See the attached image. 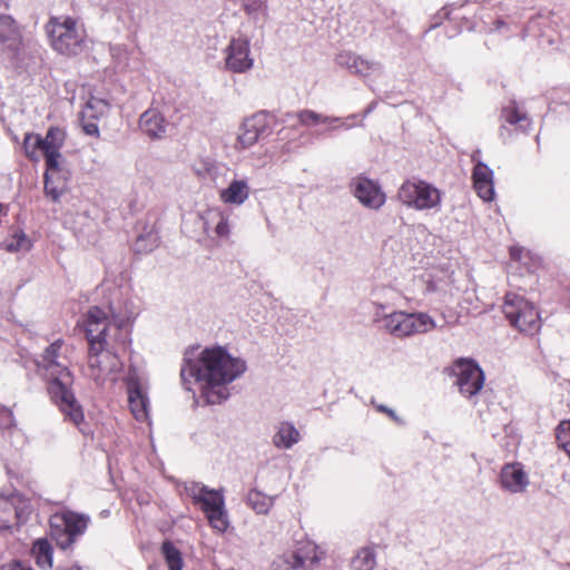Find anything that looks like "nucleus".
I'll list each match as a JSON object with an SVG mask.
<instances>
[{"instance_id": "52", "label": "nucleus", "mask_w": 570, "mask_h": 570, "mask_svg": "<svg viewBox=\"0 0 570 570\" xmlns=\"http://www.w3.org/2000/svg\"><path fill=\"white\" fill-rule=\"evenodd\" d=\"M70 570H80L79 568H71Z\"/></svg>"}, {"instance_id": "47", "label": "nucleus", "mask_w": 570, "mask_h": 570, "mask_svg": "<svg viewBox=\"0 0 570 570\" xmlns=\"http://www.w3.org/2000/svg\"><path fill=\"white\" fill-rule=\"evenodd\" d=\"M10 570H32V568L24 566L20 562H17L11 566Z\"/></svg>"}, {"instance_id": "11", "label": "nucleus", "mask_w": 570, "mask_h": 570, "mask_svg": "<svg viewBox=\"0 0 570 570\" xmlns=\"http://www.w3.org/2000/svg\"><path fill=\"white\" fill-rule=\"evenodd\" d=\"M225 69L234 73H244L254 66L250 43L245 38H233L224 50Z\"/></svg>"}, {"instance_id": "3", "label": "nucleus", "mask_w": 570, "mask_h": 570, "mask_svg": "<svg viewBox=\"0 0 570 570\" xmlns=\"http://www.w3.org/2000/svg\"><path fill=\"white\" fill-rule=\"evenodd\" d=\"M51 47L66 56L81 52L85 33L75 19L70 17H53L46 26Z\"/></svg>"}, {"instance_id": "29", "label": "nucleus", "mask_w": 570, "mask_h": 570, "mask_svg": "<svg viewBox=\"0 0 570 570\" xmlns=\"http://www.w3.org/2000/svg\"><path fill=\"white\" fill-rule=\"evenodd\" d=\"M32 553L36 562L43 569L52 566V547L47 539H39L33 543Z\"/></svg>"}, {"instance_id": "45", "label": "nucleus", "mask_w": 570, "mask_h": 570, "mask_svg": "<svg viewBox=\"0 0 570 570\" xmlns=\"http://www.w3.org/2000/svg\"><path fill=\"white\" fill-rule=\"evenodd\" d=\"M379 412L387 414L396 424L402 425L403 420L395 413L394 410L387 407L386 405L380 404L376 406Z\"/></svg>"}, {"instance_id": "44", "label": "nucleus", "mask_w": 570, "mask_h": 570, "mask_svg": "<svg viewBox=\"0 0 570 570\" xmlns=\"http://www.w3.org/2000/svg\"><path fill=\"white\" fill-rule=\"evenodd\" d=\"M97 119H83L81 117V126L82 130L89 135V136H98L99 135V128L96 122Z\"/></svg>"}, {"instance_id": "4", "label": "nucleus", "mask_w": 570, "mask_h": 570, "mask_svg": "<svg viewBox=\"0 0 570 570\" xmlns=\"http://www.w3.org/2000/svg\"><path fill=\"white\" fill-rule=\"evenodd\" d=\"M375 322H381L382 327L396 338L428 333L435 327V322L426 313L392 312L381 315L375 313Z\"/></svg>"}, {"instance_id": "5", "label": "nucleus", "mask_w": 570, "mask_h": 570, "mask_svg": "<svg viewBox=\"0 0 570 570\" xmlns=\"http://www.w3.org/2000/svg\"><path fill=\"white\" fill-rule=\"evenodd\" d=\"M397 199L415 210H440L442 191L431 183L413 177L402 183Z\"/></svg>"}, {"instance_id": "34", "label": "nucleus", "mask_w": 570, "mask_h": 570, "mask_svg": "<svg viewBox=\"0 0 570 570\" xmlns=\"http://www.w3.org/2000/svg\"><path fill=\"white\" fill-rule=\"evenodd\" d=\"M109 105L106 100L90 97L82 108L80 116L83 119H98L107 112Z\"/></svg>"}, {"instance_id": "7", "label": "nucleus", "mask_w": 570, "mask_h": 570, "mask_svg": "<svg viewBox=\"0 0 570 570\" xmlns=\"http://www.w3.org/2000/svg\"><path fill=\"white\" fill-rule=\"evenodd\" d=\"M89 522V515L72 511L55 515L50 521V534L57 544L66 550L75 543L79 535L86 532Z\"/></svg>"}, {"instance_id": "23", "label": "nucleus", "mask_w": 570, "mask_h": 570, "mask_svg": "<svg viewBox=\"0 0 570 570\" xmlns=\"http://www.w3.org/2000/svg\"><path fill=\"white\" fill-rule=\"evenodd\" d=\"M297 119L302 126L311 127L317 124H328L330 129L344 128L350 129L353 125L347 124L338 117H328L322 114H318L314 110L304 109L297 112Z\"/></svg>"}, {"instance_id": "27", "label": "nucleus", "mask_w": 570, "mask_h": 570, "mask_svg": "<svg viewBox=\"0 0 570 570\" xmlns=\"http://www.w3.org/2000/svg\"><path fill=\"white\" fill-rule=\"evenodd\" d=\"M249 196V186L244 179H234L229 186L220 191V199L225 204L242 205Z\"/></svg>"}, {"instance_id": "49", "label": "nucleus", "mask_w": 570, "mask_h": 570, "mask_svg": "<svg viewBox=\"0 0 570 570\" xmlns=\"http://www.w3.org/2000/svg\"><path fill=\"white\" fill-rule=\"evenodd\" d=\"M6 214H7V210H6L4 206H3V204L0 203V217L2 215H6Z\"/></svg>"}, {"instance_id": "13", "label": "nucleus", "mask_w": 570, "mask_h": 570, "mask_svg": "<svg viewBox=\"0 0 570 570\" xmlns=\"http://www.w3.org/2000/svg\"><path fill=\"white\" fill-rule=\"evenodd\" d=\"M352 187L353 195L363 206L379 209L385 204L386 196L377 181L358 176L353 179Z\"/></svg>"}, {"instance_id": "25", "label": "nucleus", "mask_w": 570, "mask_h": 570, "mask_svg": "<svg viewBox=\"0 0 570 570\" xmlns=\"http://www.w3.org/2000/svg\"><path fill=\"white\" fill-rule=\"evenodd\" d=\"M18 511L14 499L0 494V534L11 533L17 524Z\"/></svg>"}, {"instance_id": "15", "label": "nucleus", "mask_w": 570, "mask_h": 570, "mask_svg": "<svg viewBox=\"0 0 570 570\" xmlns=\"http://www.w3.org/2000/svg\"><path fill=\"white\" fill-rule=\"evenodd\" d=\"M66 134L59 127H50L45 137H42V155L45 156L48 171H59Z\"/></svg>"}, {"instance_id": "22", "label": "nucleus", "mask_w": 570, "mask_h": 570, "mask_svg": "<svg viewBox=\"0 0 570 570\" xmlns=\"http://www.w3.org/2000/svg\"><path fill=\"white\" fill-rule=\"evenodd\" d=\"M501 118L503 124L499 129V135L504 137L505 131L509 132L505 124L511 126H517V129L525 132L531 127V120L527 116V114L521 112L515 104V101H511L508 106H504L501 110Z\"/></svg>"}, {"instance_id": "1", "label": "nucleus", "mask_w": 570, "mask_h": 570, "mask_svg": "<svg viewBox=\"0 0 570 570\" xmlns=\"http://www.w3.org/2000/svg\"><path fill=\"white\" fill-rule=\"evenodd\" d=\"M247 370L246 362L235 357L222 346L205 348L197 360L184 357L180 379L186 390L198 383L207 404H220L229 397L227 384L240 377Z\"/></svg>"}, {"instance_id": "40", "label": "nucleus", "mask_w": 570, "mask_h": 570, "mask_svg": "<svg viewBox=\"0 0 570 570\" xmlns=\"http://www.w3.org/2000/svg\"><path fill=\"white\" fill-rule=\"evenodd\" d=\"M259 139L254 134L250 128L245 127V121L242 125L240 132L237 137V142L235 145L236 149H246L255 145Z\"/></svg>"}, {"instance_id": "42", "label": "nucleus", "mask_w": 570, "mask_h": 570, "mask_svg": "<svg viewBox=\"0 0 570 570\" xmlns=\"http://www.w3.org/2000/svg\"><path fill=\"white\" fill-rule=\"evenodd\" d=\"M186 490L187 493L193 498L194 503L198 504L206 495V493L209 491V488L200 483L194 482L189 487H187Z\"/></svg>"}, {"instance_id": "37", "label": "nucleus", "mask_w": 570, "mask_h": 570, "mask_svg": "<svg viewBox=\"0 0 570 570\" xmlns=\"http://www.w3.org/2000/svg\"><path fill=\"white\" fill-rule=\"evenodd\" d=\"M247 503L259 514L267 513L273 505V501L269 497L256 490L249 491Z\"/></svg>"}, {"instance_id": "2", "label": "nucleus", "mask_w": 570, "mask_h": 570, "mask_svg": "<svg viewBox=\"0 0 570 570\" xmlns=\"http://www.w3.org/2000/svg\"><path fill=\"white\" fill-rule=\"evenodd\" d=\"M63 348V340H56L45 348L36 364L38 371L47 380L51 401L65 414L66 419L75 425H79L85 417L83 411L72 390L75 379L69 370Z\"/></svg>"}, {"instance_id": "19", "label": "nucleus", "mask_w": 570, "mask_h": 570, "mask_svg": "<svg viewBox=\"0 0 570 570\" xmlns=\"http://www.w3.org/2000/svg\"><path fill=\"white\" fill-rule=\"evenodd\" d=\"M472 160L475 161L472 171L473 187L480 198L492 202L495 196L493 170L485 163L476 160L475 155L472 156Z\"/></svg>"}, {"instance_id": "38", "label": "nucleus", "mask_w": 570, "mask_h": 570, "mask_svg": "<svg viewBox=\"0 0 570 570\" xmlns=\"http://www.w3.org/2000/svg\"><path fill=\"white\" fill-rule=\"evenodd\" d=\"M31 245V240L23 232H16L11 239L7 240L6 249L11 253L28 252Z\"/></svg>"}, {"instance_id": "39", "label": "nucleus", "mask_w": 570, "mask_h": 570, "mask_svg": "<svg viewBox=\"0 0 570 570\" xmlns=\"http://www.w3.org/2000/svg\"><path fill=\"white\" fill-rule=\"evenodd\" d=\"M556 436L559 448H561L570 459V420L562 421L558 425Z\"/></svg>"}, {"instance_id": "20", "label": "nucleus", "mask_w": 570, "mask_h": 570, "mask_svg": "<svg viewBox=\"0 0 570 570\" xmlns=\"http://www.w3.org/2000/svg\"><path fill=\"white\" fill-rule=\"evenodd\" d=\"M139 127L149 138L159 139L166 134L167 121L157 109H148L140 116Z\"/></svg>"}, {"instance_id": "36", "label": "nucleus", "mask_w": 570, "mask_h": 570, "mask_svg": "<svg viewBox=\"0 0 570 570\" xmlns=\"http://www.w3.org/2000/svg\"><path fill=\"white\" fill-rule=\"evenodd\" d=\"M159 236L156 232L150 230L146 234L139 235L135 242V252L146 254L153 252L158 247Z\"/></svg>"}, {"instance_id": "43", "label": "nucleus", "mask_w": 570, "mask_h": 570, "mask_svg": "<svg viewBox=\"0 0 570 570\" xmlns=\"http://www.w3.org/2000/svg\"><path fill=\"white\" fill-rule=\"evenodd\" d=\"M244 9L248 14H255L266 9L265 0H244Z\"/></svg>"}, {"instance_id": "9", "label": "nucleus", "mask_w": 570, "mask_h": 570, "mask_svg": "<svg viewBox=\"0 0 570 570\" xmlns=\"http://www.w3.org/2000/svg\"><path fill=\"white\" fill-rule=\"evenodd\" d=\"M452 371L456 376L455 384L465 397L476 395L484 384V373L472 360H458Z\"/></svg>"}, {"instance_id": "21", "label": "nucleus", "mask_w": 570, "mask_h": 570, "mask_svg": "<svg viewBox=\"0 0 570 570\" xmlns=\"http://www.w3.org/2000/svg\"><path fill=\"white\" fill-rule=\"evenodd\" d=\"M19 27L11 16H0V43L4 49L17 52L21 46Z\"/></svg>"}, {"instance_id": "30", "label": "nucleus", "mask_w": 570, "mask_h": 570, "mask_svg": "<svg viewBox=\"0 0 570 570\" xmlns=\"http://www.w3.org/2000/svg\"><path fill=\"white\" fill-rule=\"evenodd\" d=\"M160 551L169 570H183V554L171 541H164Z\"/></svg>"}, {"instance_id": "35", "label": "nucleus", "mask_w": 570, "mask_h": 570, "mask_svg": "<svg viewBox=\"0 0 570 570\" xmlns=\"http://www.w3.org/2000/svg\"><path fill=\"white\" fill-rule=\"evenodd\" d=\"M470 1H461V2H453V3H446L443 6L433 17H432V23L428 31L433 30L441 26L443 20H452V13L456 10L462 9L464 6H466Z\"/></svg>"}, {"instance_id": "50", "label": "nucleus", "mask_w": 570, "mask_h": 570, "mask_svg": "<svg viewBox=\"0 0 570 570\" xmlns=\"http://www.w3.org/2000/svg\"><path fill=\"white\" fill-rule=\"evenodd\" d=\"M372 109H373V107H372V106H370V107L366 109L365 115L370 114V112L372 111Z\"/></svg>"}, {"instance_id": "14", "label": "nucleus", "mask_w": 570, "mask_h": 570, "mask_svg": "<svg viewBox=\"0 0 570 570\" xmlns=\"http://www.w3.org/2000/svg\"><path fill=\"white\" fill-rule=\"evenodd\" d=\"M127 393L130 411L135 419L145 422L149 417V397L147 390L137 375L127 379Z\"/></svg>"}, {"instance_id": "12", "label": "nucleus", "mask_w": 570, "mask_h": 570, "mask_svg": "<svg viewBox=\"0 0 570 570\" xmlns=\"http://www.w3.org/2000/svg\"><path fill=\"white\" fill-rule=\"evenodd\" d=\"M198 504L215 530L220 533L227 530L229 522L225 510L224 497L219 491L209 489Z\"/></svg>"}, {"instance_id": "17", "label": "nucleus", "mask_w": 570, "mask_h": 570, "mask_svg": "<svg viewBox=\"0 0 570 570\" xmlns=\"http://www.w3.org/2000/svg\"><path fill=\"white\" fill-rule=\"evenodd\" d=\"M109 323V317L102 308L92 306L88 309L85 320V332L89 347H92L94 343L106 345V333Z\"/></svg>"}, {"instance_id": "48", "label": "nucleus", "mask_w": 570, "mask_h": 570, "mask_svg": "<svg viewBox=\"0 0 570 570\" xmlns=\"http://www.w3.org/2000/svg\"><path fill=\"white\" fill-rule=\"evenodd\" d=\"M495 30H500L501 28L505 27V22L502 19H498L494 22Z\"/></svg>"}, {"instance_id": "24", "label": "nucleus", "mask_w": 570, "mask_h": 570, "mask_svg": "<svg viewBox=\"0 0 570 570\" xmlns=\"http://www.w3.org/2000/svg\"><path fill=\"white\" fill-rule=\"evenodd\" d=\"M276 125V117L267 111H259L245 119V127L250 128L258 139L272 135Z\"/></svg>"}, {"instance_id": "32", "label": "nucleus", "mask_w": 570, "mask_h": 570, "mask_svg": "<svg viewBox=\"0 0 570 570\" xmlns=\"http://www.w3.org/2000/svg\"><path fill=\"white\" fill-rule=\"evenodd\" d=\"M376 564V558L372 548L365 547L357 551L351 561L353 570H373Z\"/></svg>"}, {"instance_id": "16", "label": "nucleus", "mask_w": 570, "mask_h": 570, "mask_svg": "<svg viewBox=\"0 0 570 570\" xmlns=\"http://www.w3.org/2000/svg\"><path fill=\"white\" fill-rule=\"evenodd\" d=\"M499 481L501 488L511 494L525 492L530 484L529 475L520 462L504 464Z\"/></svg>"}, {"instance_id": "46", "label": "nucleus", "mask_w": 570, "mask_h": 570, "mask_svg": "<svg viewBox=\"0 0 570 570\" xmlns=\"http://www.w3.org/2000/svg\"><path fill=\"white\" fill-rule=\"evenodd\" d=\"M521 252H522L521 248L511 247V249H510L511 257L514 258V259H520L521 258Z\"/></svg>"}, {"instance_id": "10", "label": "nucleus", "mask_w": 570, "mask_h": 570, "mask_svg": "<svg viewBox=\"0 0 570 570\" xmlns=\"http://www.w3.org/2000/svg\"><path fill=\"white\" fill-rule=\"evenodd\" d=\"M322 556L323 552L313 541H298L293 550L283 556L284 570H314Z\"/></svg>"}, {"instance_id": "6", "label": "nucleus", "mask_w": 570, "mask_h": 570, "mask_svg": "<svg viewBox=\"0 0 570 570\" xmlns=\"http://www.w3.org/2000/svg\"><path fill=\"white\" fill-rule=\"evenodd\" d=\"M503 314L510 324L520 332L533 335L541 327L540 315L535 306L524 297L508 293L502 306Z\"/></svg>"}, {"instance_id": "31", "label": "nucleus", "mask_w": 570, "mask_h": 570, "mask_svg": "<svg viewBox=\"0 0 570 570\" xmlns=\"http://www.w3.org/2000/svg\"><path fill=\"white\" fill-rule=\"evenodd\" d=\"M193 170L195 175L200 179L214 180L218 176L217 163L209 157H204L196 160L193 165Z\"/></svg>"}, {"instance_id": "26", "label": "nucleus", "mask_w": 570, "mask_h": 570, "mask_svg": "<svg viewBox=\"0 0 570 570\" xmlns=\"http://www.w3.org/2000/svg\"><path fill=\"white\" fill-rule=\"evenodd\" d=\"M60 171L61 169L59 171H48V167H46L43 175V191L46 197L52 202H59L67 190V180L60 176Z\"/></svg>"}, {"instance_id": "51", "label": "nucleus", "mask_w": 570, "mask_h": 570, "mask_svg": "<svg viewBox=\"0 0 570 570\" xmlns=\"http://www.w3.org/2000/svg\"><path fill=\"white\" fill-rule=\"evenodd\" d=\"M355 118H356V115H352L347 119H355Z\"/></svg>"}, {"instance_id": "28", "label": "nucleus", "mask_w": 570, "mask_h": 570, "mask_svg": "<svg viewBox=\"0 0 570 570\" xmlns=\"http://www.w3.org/2000/svg\"><path fill=\"white\" fill-rule=\"evenodd\" d=\"M299 439L301 434L293 423L282 422L273 436V443L278 449H291Z\"/></svg>"}, {"instance_id": "8", "label": "nucleus", "mask_w": 570, "mask_h": 570, "mask_svg": "<svg viewBox=\"0 0 570 570\" xmlns=\"http://www.w3.org/2000/svg\"><path fill=\"white\" fill-rule=\"evenodd\" d=\"M121 368L117 354L106 348L101 343H94L88 352L87 376L97 385H102L107 379Z\"/></svg>"}, {"instance_id": "41", "label": "nucleus", "mask_w": 570, "mask_h": 570, "mask_svg": "<svg viewBox=\"0 0 570 570\" xmlns=\"http://www.w3.org/2000/svg\"><path fill=\"white\" fill-rule=\"evenodd\" d=\"M215 218H217V224L215 226V233L219 237H227L229 235V224H228V217L225 216L222 212H215L214 213Z\"/></svg>"}, {"instance_id": "33", "label": "nucleus", "mask_w": 570, "mask_h": 570, "mask_svg": "<svg viewBox=\"0 0 570 570\" xmlns=\"http://www.w3.org/2000/svg\"><path fill=\"white\" fill-rule=\"evenodd\" d=\"M22 147L30 160L39 161L40 153H42V136L35 132L26 134Z\"/></svg>"}, {"instance_id": "18", "label": "nucleus", "mask_w": 570, "mask_h": 570, "mask_svg": "<svg viewBox=\"0 0 570 570\" xmlns=\"http://www.w3.org/2000/svg\"><path fill=\"white\" fill-rule=\"evenodd\" d=\"M335 60L338 66L346 68L351 73L360 77H368L383 71L381 62L364 59L362 56L352 51L340 52Z\"/></svg>"}]
</instances>
